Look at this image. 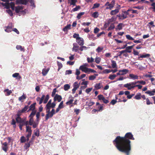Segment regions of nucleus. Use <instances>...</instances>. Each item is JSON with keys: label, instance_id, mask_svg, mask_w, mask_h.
I'll return each mask as SVG.
<instances>
[{"label": "nucleus", "instance_id": "1", "mask_svg": "<svg viewBox=\"0 0 155 155\" xmlns=\"http://www.w3.org/2000/svg\"><path fill=\"white\" fill-rule=\"evenodd\" d=\"M130 140H134L133 135L130 132H128L124 137H117L113 141V143L117 149L126 155H130L131 150V141Z\"/></svg>", "mask_w": 155, "mask_h": 155}, {"label": "nucleus", "instance_id": "2", "mask_svg": "<svg viewBox=\"0 0 155 155\" xmlns=\"http://www.w3.org/2000/svg\"><path fill=\"white\" fill-rule=\"evenodd\" d=\"M79 69L81 70L83 72L88 74H89L90 73L96 72V71L93 69L88 68L86 67H84L83 66H80L79 67Z\"/></svg>", "mask_w": 155, "mask_h": 155}, {"label": "nucleus", "instance_id": "3", "mask_svg": "<svg viewBox=\"0 0 155 155\" xmlns=\"http://www.w3.org/2000/svg\"><path fill=\"white\" fill-rule=\"evenodd\" d=\"M115 4V1L114 0H112L111 2L110 3L108 2H106L105 5V6H107L108 7H107V9H110L111 10L114 7Z\"/></svg>", "mask_w": 155, "mask_h": 155}, {"label": "nucleus", "instance_id": "4", "mask_svg": "<svg viewBox=\"0 0 155 155\" xmlns=\"http://www.w3.org/2000/svg\"><path fill=\"white\" fill-rule=\"evenodd\" d=\"M97 97L99 100H102L104 103L107 104L109 103V101L108 100L105 99L103 95L100 94L97 96Z\"/></svg>", "mask_w": 155, "mask_h": 155}, {"label": "nucleus", "instance_id": "5", "mask_svg": "<svg viewBox=\"0 0 155 155\" xmlns=\"http://www.w3.org/2000/svg\"><path fill=\"white\" fill-rule=\"evenodd\" d=\"M133 85H134L133 83H131V82H130L124 84V87H125L127 88L128 90H130L135 87V86H134Z\"/></svg>", "mask_w": 155, "mask_h": 155}, {"label": "nucleus", "instance_id": "6", "mask_svg": "<svg viewBox=\"0 0 155 155\" xmlns=\"http://www.w3.org/2000/svg\"><path fill=\"white\" fill-rule=\"evenodd\" d=\"M29 107L28 105H26L23 108L22 110H18V111L17 114L18 116H20L21 114L22 113L25 112L27 110Z\"/></svg>", "mask_w": 155, "mask_h": 155}, {"label": "nucleus", "instance_id": "7", "mask_svg": "<svg viewBox=\"0 0 155 155\" xmlns=\"http://www.w3.org/2000/svg\"><path fill=\"white\" fill-rule=\"evenodd\" d=\"M13 0H10V1ZM16 2L17 4L26 5L28 2V0H16Z\"/></svg>", "mask_w": 155, "mask_h": 155}, {"label": "nucleus", "instance_id": "8", "mask_svg": "<svg viewBox=\"0 0 155 155\" xmlns=\"http://www.w3.org/2000/svg\"><path fill=\"white\" fill-rule=\"evenodd\" d=\"M76 42L80 46H82L84 44V40L83 38L80 37L76 40Z\"/></svg>", "mask_w": 155, "mask_h": 155}, {"label": "nucleus", "instance_id": "9", "mask_svg": "<svg viewBox=\"0 0 155 155\" xmlns=\"http://www.w3.org/2000/svg\"><path fill=\"white\" fill-rule=\"evenodd\" d=\"M62 98L61 96L57 94L54 98V101H57L58 102H60L62 100Z\"/></svg>", "mask_w": 155, "mask_h": 155}, {"label": "nucleus", "instance_id": "10", "mask_svg": "<svg viewBox=\"0 0 155 155\" xmlns=\"http://www.w3.org/2000/svg\"><path fill=\"white\" fill-rule=\"evenodd\" d=\"M73 47L72 48V50L73 51H74L75 52H78V53H79L81 54H82L81 52H79L78 50L79 49V46H76L75 45V44L74 43L73 44Z\"/></svg>", "mask_w": 155, "mask_h": 155}, {"label": "nucleus", "instance_id": "11", "mask_svg": "<svg viewBox=\"0 0 155 155\" xmlns=\"http://www.w3.org/2000/svg\"><path fill=\"white\" fill-rule=\"evenodd\" d=\"M17 117L16 118V121L17 123H23L24 121V119L21 118L20 117V116H18V114H17Z\"/></svg>", "mask_w": 155, "mask_h": 155}, {"label": "nucleus", "instance_id": "12", "mask_svg": "<svg viewBox=\"0 0 155 155\" xmlns=\"http://www.w3.org/2000/svg\"><path fill=\"white\" fill-rule=\"evenodd\" d=\"M150 56V54H140V56L138 57L137 59L139 60H142V59H141V58L148 57Z\"/></svg>", "mask_w": 155, "mask_h": 155}, {"label": "nucleus", "instance_id": "13", "mask_svg": "<svg viewBox=\"0 0 155 155\" xmlns=\"http://www.w3.org/2000/svg\"><path fill=\"white\" fill-rule=\"evenodd\" d=\"M36 104V103H34L33 104H31L29 107V109L28 110V112L30 110L35 111V105Z\"/></svg>", "mask_w": 155, "mask_h": 155}, {"label": "nucleus", "instance_id": "14", "mask_svg": "<svg viewBox=\"0 0 155 155\" xmlns=\"http://www.w3.org/2000/svg\"><path fill=\"white\" fill-rule=\"evenodd\" d=\"M134 45H135L133 44V45L132 46L127 47L126 48V49L125 50L126 52L129 53L131 52V50L133 48L134 46Z\"/></svg>", "mask_w": 155, "mask_h": 155}, {"label": "nucleus", "instance_id": "15", "mask_svg": "<svg viewBox=\"0 0 155 155\" xmlns=\"http://www.w3.org/2000/svg\"><path fill=\"white\" fill-rule=\"evenodd\" d=\"M0 4H1L4 7V8L8 9L10 8V4L8 2H5L4 3L3 2H0Z\"/></svg>", "mask_w": 155, "mask_h": 155}, {"label": "nucleus", "instance_id": "16", "mask_svg": "<svg viewBox=\"0 0 155 155\" xmlns=\"http://www.w3.org/2000/svg\"><path fill=\"white\" fill-rule=\"evenodd\" d=\"M23 9L22 6H18L15 7V11L16 13H18L20 12L21 10Z\"/></svg>", "mask_w": 155, "mask_h": 155}, {"label": "nucleus", "instance_id": "17", "mask_svg": "<svg viewBox=\"0 0 155 155\" xmlns=\"http://www.w3.org/2000/svg\"><path fill=\"white\" fill-rule=\"evenodd\" d=\"M119 9H120V8L112 10L110 12V15H113L117 14L119 12Z\"/></svg>", "mask_w": 155, "mask_h": 155}, {"label": "nucleus", "instance_id": "18", "mask_svg": "<svg viewBox=\"0 0 155 155\" xmlns=\"http://www.w3.org/2000/svg\"><path fill=\"white\" fill-rule=\"evenodd\" d=\"M68 2L70 5L75 6L76 5V3L77 2V0H68Z\"/></svg>", "mask_w": 155, "mask_h": 155}, {"label": "nucleus", "instance_id": "19", "mask_svg": "<svg viewBox=\"0 0 155 155\" xmlns=\"http://www.w3.org/2000/svg\"><path fill=\"white\" fill-rule=\"evenodd\" d=\"M119 71L122 72V73H121V75H123L127 74L129 70L127 69H124L122 70H119Z\"/></svg>", "mask_w": 155, "mask_h": 155}, {"label": "nucleus", "instance_id": "20", "mask_svg": "<svg viewBox=\"0 0 155 155\" xmlns=\"http://www.w3.org/2000/svg\"><path fill=\"white\" fill-rule=\"evenodd\" d=\"M46 112L47 114L46 115L45 120H47L50 118V115L51 114V111L50 110H46Z\"/></svg>", "mask_w": 155, "mask_h": 155}, {"label": "nucleus", "instance_id": "21", "mask_svg": "<svg viewBox=\"0 0 155 155\" xmlns=\"http://www.w3.org/2000/svg\"><path fill=\"white\" fill-rule=\"evenodd\" d=\"M71 25L70 24L68 25L65 26L63 29V30L64 31H67L68 30L71 29Z\"/></svg>", "mask_w": 155, "mask_h": 155}, {"label": "nucleus", "instance_id": "22", "mask_svg": "<svg viewBox=\"0 0 155 155\" xmlns=\"http://www.w3.org/2000/svg\"><path fill=\"white\" fill-rule=\"evenodd\" d=\"M131 78L134 79H138V76L137 75H135L133 74H130L129 75Z\"/></svg>", "mask_w": 155, "mask_h": 155}, {"label": "nucleus", "instance_id": "23", "mask_svg": "<svg viewBox=\"0 0 155 155\" xmlns=\"http://www.w3.org/2000/svg\"><path fill=\"white\" fill-rule=\"evenodd\" d=\"M12 76L14 78H17L18 79H20L21 78V77L19 75V74L18 73H16L13 74Z\"/></svg>", "mask_w": 155, "mask_h": 155}, {"label": "nucleus", "instance_id": "24", "mask_svg": "<svg viewBox=\"0 0 155 155\" xmlns=\"http://www.w3.org/2000/svg\"><path fill=\"white\" fill-rule=\"evenodd\" d=\"M49 70V68H48L47 69H43L42 70V74H43V76L46 75L48 73V71Z\"/></svg>", "mask_w": 155, "mask_h": 155}, {"label": "nucleus", "instance_id": "25", "mask_svg": "<svg viewBox=\"0 0 155 155\" xmlns=\"http://www.w3.org/2000/svg\"><path fill=\"white\" fill-rule=\"evenodd\" d=\"M141 98V94L140 93H137L135 96L134 98L136 100H140Z\"/></svg>", "mask_w": 155, "mask_h": 155}, {"label": "nucleus", "instance_id": "26", "mask_svg": "<svg viewBox=\"0 0 155 155\" xmlns=\"http://www.w3.org/2000/svg\"><path fill=\"white\" fill-rule=\"evenodd\" d=\"M117 19V18L115 16H113L111 18L109 19L108 21V22L109 23H110L111 22H112L113 21H115Z\"/></svg>", "mask_w": 155, "mask_h": 155}, {"label": "nucleus", "instance_id": "27", "mask_svg": "<svg viewBox=\"0 0 155 155\" xmlns=\"http://www.w3.org/2000/svg\"><path fill=\"white\" fill-rule=\"evenodd\" d=\"M2 149L5 152L7 151V143L6 142L4 143L2 147Z\"/></svg>", "mask_w": 155, "mask_h": 155}, {"label": "nucleus", "instance_id": "28", "mask_svg": "<svg viewBox=\"0 0 155 155\" xmlns=\"http://www.w3.org/2000/svg\"><path fill=\"white\" fill-rule=\"evenodd\" d=\"M102 87V86L101 85L100 83L96 84L94 86V87L96 90H98L101 88Z\"/></svg>", "mask_w": 155, "mask_h": 155}, {"label": "nucleus", "instance_id": "29", "mask_svg": "<svg viewBox=\"0 0 155 155\" xmlns=\"http://www.w3.org/2000/svg\"><path fill=\"white\" fill-rule=\"evenodd\" d=\"M26 98V96L24 94L18 98V100L21 102L23 101Z\"/></svg>", "mask_w": 155, "mask_h": 155}, {"label": "nucleus", "instance_id": "30", "mask_svg": "<svg viewBox=\"0 0 155 155\" xmlns=\"http://www.w3.org/2000/svg\"><path fill=\"white\" fill-rule=\"evenodd\" d=\"M70 88V85L69 84H65L64 86V89L65 91H68Z\"/></svg>", "mask_w": 155, "mask_h": 155}, {"label": "nucleus", "instance_id": "31", "mask_svg": "<svg viewBox=\"0 0 155 155\" xmlns=\"http://www.w3.org/2000/svg\"><path fill=\"white\" fill-rule=\"evenodd\" d=\"M32 141L30 140L28 143H26L24 146V147L25 149H28L30 147V143Z\"/></svg>", "mask_w": 155, "mask_h": 155}, {"label": "nucleus", "instance_id": "32", "mask_svg": "<svg viewBox=\"0 0 155 155\" xmlns=\"http://www.w3.org/2000/svg\"><path fill=\"white\" fill-rule=\"evenodd\" d=\"M111 62L112 63V66L113 68H117V64L116 61L114 60H111Z\"/></svg>", "mask_w": 155, "mask_h": 155}, {"label": "nucleus", "instance_id": "33", "mask_svg": "<svg viewBox=\"0 0 155 155\" xmlns=\"http://www.w3.org/2000/svg\"><path fill=\"white\" fill-rule=\"evenodd\" d=\"M36 111L35 110V111H32L31 112V114L29 115V117L30 118H33L34 116L35 115L36 113Z\"/></svg>", "mask_w": 155, "mask_h": 155}, {"label": "nucleus", "instance_id": "34", "mask_svg": "<svg viewBox=\"0 0 155 155\" xmlns=\"http://www.w3.org/2000/svg\"><path fill=\"white\" fill-rule=\"evenodd\" d=\"M115 28V25L114 23L111 24L110 26L108 27L107 30L108 31L113 29Z\"/></svg>", "mask_w": 155, "mask_h": 155}, {"label": "nucleus", "instance_id": "35", "mask_svg": "<svg viewBox=\"0 0 155 155\" xmlns=\"http://www.w3.org/2000/svg\"><path fill=\"white\" fill-rule=\"evenodd\" d=\"M123 25V24L122 23H120L118 24V25H117V28H116V30L118 29L119 30H121L122 28V25Z\"/></svg>", "mask_w": 155, "mask_h": 155}, {"label": "nucleus", "instance_id": "36", "mask_svg": "<svg viewBox=\"0 0 155 155\" xmlns=\"http://www.w3.org/2000/svg\"><path fill=\"white\" fill-rule=\"evenodd\" d=\"M95 76L94 75H91L89 77V79L90 80L92 81L94 80L96 78V76L98 75V74H95Z\"/></svg>", "mask_w": 155, "mask_h": 155}, {"label": "nucleus", "instance_id": "37", "mask_svg": "<svg viewBox=\"0 0 155 155\" xmlns=\"http://www.w3.org/2000/svg\"><path fill=\"white\" fill-rule=\"evenodd\" d=\"M57 65L58 67V71L62 67L63 65L60 62L57 61Z\"/></svg>", "mask_w": 155, "mask_h": 155}, {"label": "nucleus", "instance_id": "38", "mask_svg": "<svg viewBox=\"0 0 155 155\" xmlns=\"http://www.w3.org/2000/svg\"><path fill=\"white\" fill-rule=\"evenodd\" d=\"M84 13L85 12H84L79 13L78 14V15H77V18L78 19H80L81 18V16L84 15Z\"/></svg>", "mask_w": 155, "mask_h": 155}, {"label": "nucleus", "instance_id": "39", "mask_svg": "<svg viewBox=\"0 0 155 155\" xmlns=\"http://www.w3.org/2000/svg\"><path fill=\"white\" fill-rule=\"evenodd\" d=\"M99 14L97 12H95L93 13L92 15V17L95 18H97L98 17Z\"/></svg>", "mask_w": 155, "mask_h": 155}, {"label": "nucleus", "instance_id": "40", "mask_svg": "<svg viewBox=\"0 0 155 155\" xmlns=\"http://www.w3.org/2000/svg\"><path fill=\"white\" fill-rule=\"evenodd\" d=\"M16 48L18 50H20L21 51H24V48L21 45H18L16 47Z\"/></svg>", "mask_w": 155, "mask_h": 155}, {"label": "nucleus", "instance_id": "41", "mask_svg": "<svg viewBox=\"0 0 155 155\" xmlns=\"http://www.w3.org/2000/svg\"><path fill=\"white\" fill-rule=\"evenodd\" d=\"M116 76H117L115 74L113 75L110 74L108 77V78L111 80H113L114 79Z\"/></svg>", "mask_w": 155, "mask_h": 155}, {"label": "nucleus", "instance_id": "42", "mask_svg": "<svg viewBox=\"0 0 155 155\" xmlns=\"http://www.w3.org/2000/svg\"><path fill=\"white\" fill-rule=\"evenodd\" d=\"M79 84H78V83L77 82H75L74 83L73 85L74 88L77 89L79 87Z\"/></svg>", "mask_w": 155, "mask_h": 155}, {"label": "nucleus", "instance_id": "43", "mask_svg": "<svg viewBox=\"0 0 155 155\" xmlns=\"http://www.w3.org/2000/svg\"><path fill=\"white\" fill-rule=\"evenodd\" d=\"M94 59L92 57H91V58L89 57L87 58V61L88 63H92L94 61Z\"/></svg>", "mask_w": 155, "mask_h": 155}, {"label": "nucleus", "instance_id": "44", "mask_svg": "<svg viewBox=\"0 0 155 155\" xmlns=\"http://www.w3.org/2000/svg\"><path fill=\"white\" fill-rule=\"evenodd\" d=\"M81 7L78 5V6H77L75 8H73L72 10L71 11V12H74L78 11V9H80Z\"/></svg>", "mask_w": 155, "mask_h": 155}, {"label": "nucleus", "instance_id": "45", "mask_svg": "<svg viewBox=\"0 0 155 155\" xmlns=\"http://www.w3.org/2000/svg\"><path fill=\"white\" fill-rule=\"evenodd\" d=\"M126 38L129 40H134V38L130 36L129 35H126Z\"/></svg>", "mask_w": 155, "mask_h": 155}, {"label": "nucleus", "instance_id": "46", "mask_svg": "<svg viewBox=\"0 0 155 155\" xmlns=\"http://www.w3.org/2000/svg\"><path fill=\"white\" fill-rule=\"evenodd\" d=\"M26 132L28 133H32L31 127L29 126H27L26 127Z\"/></svg>", "mask_w": 155, "mask_h": 155}, {"label": "nucleus", "instance_id": "47", "mask_svg": "<svg viewBox=\"0 0 155 155\" xmlns=\"http://www.w3.org/2000/svg\"><path fill=\"white\" fill-rule=\"evenodd\" d=\"M40 116V113L39 112H37L36 114V121L37 122H39V117Z\"/></svg>", "mask_w": 155, "mask_h": 155}, {"label": "nucleus", "instance_id": "48", "mask_svg": "<svg viewBox=\"0 0 155 155\" xmlns=\"http://www.w3.org/2000/svg\"><path fill=\"white\" fill-rule=\"evenodd\" d=\"M100 4L99 3H96L94 4L92 9H94L98 8L100 6Z\"/></svg>", "mask_w": 155, "mask_h": 155}, {"label": "nucleus", "instance_id": "49", "mask_svg": "<svg viewBox=\"0 0 155 155\" xmlns=\"http://www.w3.org/2000/svg\"><path fill=\"white\" fill-rule=\"evenodd\" d=\"M49 99V95L48 94H47L46 95L45 98L43 101V103L44 104H46L47 102Z\"/></svg>", "mask_w": 155, "mask_h": 155}, {"label": "nucleus", "instance_id": "50", "mask_svg": "<svg viewBox=\"0 0 155 155\" xmlns=\"http://www.w3.org/2000/svg\"><path fill=\"white\" fill-rule=\"evenodd\" d=\"M55 113V110L54 109H52L51 111V114L50 115V118L52 117L53 115Z\"/></svg>", "mask_w": 155, "mask_h": 155}, {"label": "nucleus", "instance_id": "51", "mask_svg": "<svg viewBox=\"0 0 155 155\" xmlns=\"http://www.w3.org/2000/svg\"><path fill=\"white\" fill-rule=\"evenodd\" d=\"M4 92L6 96H8L10 95V91L8 89L5 90Z\"/></svg>", "mask_w": 155, "mask_h": 155}, {"label": "nucleus", "instance_id": "52", "mask_svg": "<svg viewBox=\"0 0 155 155\" xmlns=\"http://www.w3.org/2000/svg\"><path fill=\"white\" fill-rule=\"evenodd\" d=\"M30 119L29 122V124L31 126L33 124L34 122V120L33 118H30Z\"/></svg>", "mask_w": 155, "mask_h": 155}, {"label": "nucleus", "instance_id": "53", "mask_svg": "<svg viewBox=\"0 0 155 155\" xmlns=\"http://www.w3.org/2000/svg\"><path fill=\"white\" fill-rule=\"evenodd\" d=\"M145 93L146 94H149L150 96H153L154 95V94L153 93L152 91H151L149 90L145 92Z\"/></svg>", "mask_w": 155, "mask_h": 155}, {"label": "nucleus", "instance_id": "54", "mask_svg": "<svg viewBox=\"0 0 155 155\" xmlns=\"http://www.w3.org/2000/svg\"><path fill=\"white\" fill-rule=\"evenodd\" d=\"M101 61V58L100 57H96L95 59V61L97 64H99Z\"/></svg>", "mask_w": 155, "mask_h": 155}, {"label": "nucleus", "instance_id": "55", "mask_svg": "<svg viewBox=\"0 0 155 155\" xmlns=\"http://www.w3.org/2000/svg\"><path fill=\"white\" fill-rule=\"evenodd\" d=\"M63 103L64 102L63 101H61L60 102L58 106V107H59V108L61 109L64 107Z\"/></svg>", "mask_w": 155, "mask_h": 155}, {"label": "nucleus", "instance_id": "56", "mask_svg": "<svg viewBox=\"0 0 155 155\" xmlns=\"http://www.w3.org/2000/svg\"><path fill=\"white\" fill-rule=\"evenodd\" d=\"M103 49V47L101 48L100 47H98L96 49V51L98 53H100L102 51Z\"/></svg>", "mask_w": 155, "mask_h": 155}, {"label": "nucleus", "instance_id": "57", "mask_svg": "<svg viewBox=\"0 0 155 155\" xmlns=\"http://www.w3.org/2000/svg\"><path fill=\"white\" fill-rule=\"evenodd\" d=\"M21 142V143H23L25 142L26 141V139L24 136H22L20 138Z\"/></svg>", "mask_w": 155, "mask_h": 155}, {"label": "nucleus", "instance_id": "58", "mask_svg": "<svg viewBox=\"0 0 155 155\" xmlns=\"http://www.w3.org/2000/svg\"><path fill=\"white\" fill-rule=\"evenodd\" d=\"M137 82L138 83V84H140L143 85H145L146 84V82L145 81L142 80L138 81H137Z\"/></svg>", "mask_w": 155, "mask_h": 155}, {"label": "nucleus", "instance_id": "59", "mask_svg": "<svg viewBox=\"0 0 155 155\" xmlns=\"http://www.w3.org/2000/svg\"><path fill=\"white\" fill-rule=\"evenodd\" d=\"M73 101V99H71L69 101L66 102V104L68 105H70L72 103Z\"/></svg>", "mask_w": 155, "mask_h": 155}, {"label": "nucleus", "instance_id": "60", "mask_svg": "<svg viewBox=\"0 0 155 155\" xmlns=\"http://www.w3.org/2000/svg\"><path fill=\"white\" fill-rule=\"evenodd\" d=\"M73 36L74 38H76V40H77L78 38H80V37H79V35L76 33H74L73 35Z\"/></svg>", "mask_w": 155, "mask_h": 155}, {"label": "nucleus", "instance_id": "61", "mask_svg": "<svg viewBox=\"0 0 155 155\" xmlns=\"http://www.w3.org/2000/svg\"><path fill=\"white\" fill-rule=\"evenodd\" d=\"M10 8L13 10L15 9V4L12 2H10Z\"/></svg>", "mask_w": 155, "mask_h": 155}, {"label": "nucleus", "instance_id": "62", "mask_svg": "<svg viewBox=\"0 0 155 155\" xmlns=\"http://www.w3.org/2000/svg\"><path fill=\"white\" fill-rule=\"evenodd\" d=\"M57 91V89L56 88H55L53 89L52 94H51V96L52 97H53L55 94V93Z\"/></svg>", "mask_w": 155, "mask_h": 155}, {"label": "nucleus", "instance_id": "63", "mask_svg": "<svg viewBox=\"0 0 155 155\" xmlns=\"http://www.w3.org/2000/svg\"><path fill=\"white\" fill-rule=\"evenodd\" d=\"M100 31V29L97 27H96L94 29V32L95 34H97Z\"/></svg>", "mask_w": 155, "mask_h": 155}, {"label": "nucleus", "instance_id": "64", "mask_svg": "<svg viewBox=\"0 0 155 155\" xmlns=\"http://www.w3.org/2000/svg\"><path fill=\"white\" fill-rule=\"evenodd\" d=\"M30 3L31 6L33 7H35V2L34 0H30Z\"/></svg>", "mask_w": 155, "mask_h": 155}]
</instances>
